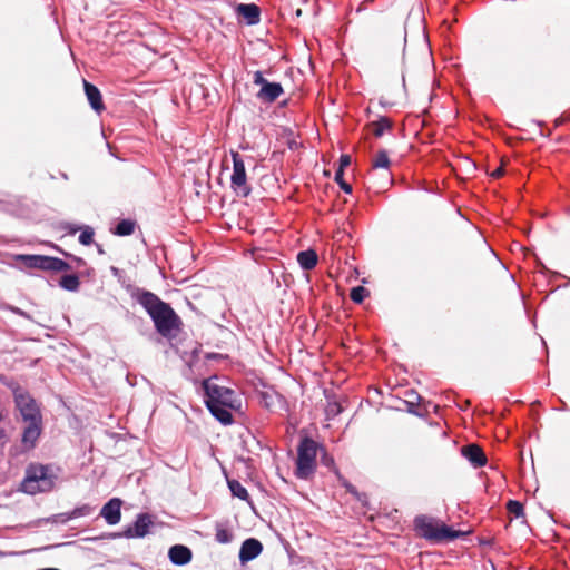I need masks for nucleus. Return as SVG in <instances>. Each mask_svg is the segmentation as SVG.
I'll list each match as a JSON object with an SVG mask.
<instances>
[{
	"label": "nucleus",
	"mask_w": 570,
	"mask_h": 570,
	"mask_svg": "<svg viewBox=\"0 0 570 570\" xmlns=\"http://www.w3.org/2000/svg\"><path fill=\"white\" fill-rule=\"evenodd\" d=\"M19 259L29 267L43 271L65 272L71 268V266L63 259L51 256L21 255L19 256Z\"/></svg>",
	"instance_id": "obj_7"
},
{
	"label": "nucleus",
	"mask_w": 570,
	"mask_h": 570,
	"mask_svg": "<svg viewBox=\"0 0 570 570\" xmlns=\"http://www.w3.org/2000/svg\"><path fill=\"white\" fill-rule=\"evenodd\" d=\"M79 228H72L71 233L75 234ZM81 234L79 235V243L88 246L94 242L95 232L90 226H83L80 228Z\"/></svg>",
	"instance_id": "obj_24"
},
{
	"label": "nucleus",
	"mask_w": 570,
	"mask_h": 570,
	"mask_svg": "<svg viewBox=\"0 0 570 570\" xmlns=\"http://www.w3.org/2000/svg\"><path fill=\"white\" fill-rule=\"evenodd\" d=\"M83 87H85V94L87 96V99H88L91 108L96 112L100 114L105 109L100 90L95 85H92L86 80H83Z\"/></svg>",
	"instance_id": "obj_15"
},
{
	"label": "nucleus",
	"mask_w": 570,
	"mask_h": 570,
	"mask_svg": "<svg viewBox=\"0 0 570 570\" xmlns=\"http://www.w3.org/2000/svg\"><path fill=\"white\" fill-rule=\"evenodd\" d=\"M27 426L23 430L21 442L24 450H31L35 448L37 440L39 439L42 431L41 422H26Z\"/></svg>",
	"instance_id": "obj_10"
},
{
	"label": "nucleus",
	"mask_w": 570,
	"mask_h": 570,
	"mask_svg": "<svg viewBox=\"0 0 570 570\" xmlns=\"http://www.w3.org/2000/svg\"><path fill=\"white\" fill-rule=\"evenodd\" d=\"M232 158H233V174L230 176L232 188L236 193L246 197L249 195L250 188L247 185L245 164L238 153H233Z\"/></svg>",
	"instance_id": "obj_8"
},
{
	"label": "nucleus",
	"mask_w": 570,
	"mask_h": 570,
	"mask_svg": "<svg viewBox=\"0 0 570 570\" xmlns=\"http://www.w3.org/2000/svg\"><path fill=\"white\" fill-rule=\"evenodd\" d=\"M9 311H11L12 313L17 314V315H20V316H23V317H27V314L26 312H23L22 309H20L19 307H16V306H9L8 307Z\"/></svg>",
	"instance_id": "obj_32"
},
{
	"label": "nucleus",
	"mask_w": 570,
	"mask_h": 570,
	"mask_svg": "<svg viewBox=\"0 0 570 570\" xmlns=\"http://www.w3.org/2000/svg\"><path fill=\"white\" fill-rule=\"evenodd\" d=\"M374 136L381 137L385 131L392 128V121L386 117H381L379 120L371 124Z\"/></svg>",
	"instance_id": "obj_21"
},
{
	"label": "nucleus",
	"mask_w": 570,
	"mask_h": 570,
	"mask_svg": "<svg viewBox=\"0 0 570 570\" xmlns=\"http://www.w3.org/2000/svg\"><path fill=\"white\" fill-rule=\"evenodd\" d=\"M403 42H406L405 32L403 33Z\"/></svg>",
	"instance_id": "obj_36"
},
{
	"label": "nucleus",
	"mask_w": 570,
	"mask_h": 570,
	"mask_svg": "<svg viewBox=\"0 0 570 570\" xmlns=\"http://www.w3.org/2000/svg\"><path fill=\"white\" fill-rule=\"evenodd\" d=\"M502 174H503V169H502V168H498V169H495V170L492 173V176L498 178V177H500Z\"/></svg>",
	"instance_id": "obj_34"
},
{
	"label": "nucleus",
	"mask_w": 570,
	"mask_h": 570,
	"mask_svg": "<svg viewBox=\"0 0 570 570\" xmlns=\"http://www.w3.org/2000/svg\"><path fill=\"white\" fill-rule=\"evenodd\" d=\"M132 297L146 309L161 336L174 338L178 335L181 321L169 304L154 293L139 288L135 291Z\"/></svg>",
	"instance_id": "obj_1"
},
{
	"label": "nucleus",
	"mask_w": 570,
	"mask_h": 570,
	"mask_svg": "<svg viewBox=\"0 0 570 570\" xmlns=\"http://www.w3.org/2000/svg\"><path fill=\"white\" fill-rule=\"evenodd\" d=\"M297 262L303 269L309 271L317 264V254L312 249L299 252Z\"/></svg>",
	"instance_id": "obj_19"
},
{
	"label": "nucleus",
	"mask_w": 570,
	"mask_h": 570,
	"mask_svg": "<svg viewBox=\"0 0 570 570\" xmlns=\"http://www.w3.org/2000/svg\"><path fill=\"white\" fill-rule=\"evenodd\" d=\"M205 403L210 413L223 424H230L233 415L230 410L240 406L234 390L218 385L212 380L204 382Z\"/></svg>",
	"instance_id": "obj_2"
},
{
	"label": "nucleus",
	"mask_w": 570,
	"mask_h": 570,
	"mask_svg": "<svg viewBox=\"0 0 570 570\" xmlns=\"http://www.w3.org/2000/svg\"><path fill=\"white\" fill-rule=\"evenodd\" d=\"M121 500L118 498L110 499L101 509L100 515L110 525L117 524L121 519Z\"/></svg>",
	"instance_id": "obj_11"
},
{
	"label": "nucleus",
	"mask_w": 570,
	"mask_h": 570,
	"mask_svg": "<svg viewBox=\"0 0 570 570\" xmlns=\"http://www.w3.org/2000/svg\"><path fill=\"white\" fill-rule=\"evenodd\" d=\"M228 488L234 497L239 498L243 501L248 502L249 501V494L245 487L242 485V483L237 480H228Z\"/></svg>",
	"instance_id": "obj_20"
},
{
	"label": "nucleus",
	"mask_w": 570,
	"mask_h": 570,
	"mask_svg": "<svg viewBox=\"0 0 570 570\" xmlns=\"http://www.w3.org/2000/svg\"><path fill=\"white\" fill-rule=\"evenodd\" d=\"M215 539L219 543H229L233 539V534L225 528H217Z\"/></svg>",
	"instance_id": "obj_27"
},
{
	"label": "nucleus",
	"mask_w": 570,
	"mask_h": 570,
	"mask_svg": "<svg viewBox=\"0 0 570 570\" xmlns=\"http://www.w3.org/2000/svg\"><path fill=\"white\" fill-rule=\"evenodd\" d=\"M60 286L67 291L75 292L79 288V278L76 275H63L59 282Z\"/></svg>",
	"instance_id": "obj_25"
},
{
	"label": "nucleus",
	"mask_w": 570,
	"mask_h": 570,
	"mask_svg": "<svg viewBox=\"0 0 570 570\" xmlns=\"http://www.w3.org/2000/svg\"><path fill=\"white\" fill-rule=\"evenodd\" d=\"M318 444L309 439L303 438L297 448V460L295 475L298 479L307 480L316 469Z\"/></svg>",
	"instance_id": "obj_4"
},
{
	"label": "nucleus",
	"mask_w": 570,
	"mask_h": 570,
	"mask_svg": "<svg viewBox=\"0 0 570 570\" xmlns=\"http://www.w3.org/2000/svg\"><path fill=\"white\" fill-rule=\"evenodd\" d=\"M135 230V223L130 219H122L120 220L115 230L114 234L118 236H129Z\"/></svg>",
	"instance_id": "obj_23"
},
{
	"label": "nucleus",
	"mask_w": 570,
	"mask_h": 570,
	"mask_svg": "<svg viewBox=\"0 0 570 570\" xmlns=\"http://www.w3.org/2000/svg\"><path fill=\"white\" fill-rule=\"evenodd\" d=\"M236 12L248 24H256L259 21V8L254 3H240L237 6Z\"/></svg>",
	"instance_id": "obj_16"
},
{
	"label": "nucleus",
	"mask_w": 570,
	"mask_h": 570,
	"mask_svg": "<svg viewBox=\"0 0 570 570\" xmlns=\"http://www.w3.org/2000/svg\"><path fill=\"white\" fill-rule=\"evenodd\" d=\"M462 455L474 466L485 465L487 456L482 449L476 444H469L461 449Z\"/></svg>",
	"instance_id": "obj_13"
},
{
	"label": "nucleus",
	"mask_w": 570,
	"mask_h": 570,
	"mask_svg": "<svg viewBox=\"0 0 570 570\" xmlns=\"http://www.w3.org/2000/svg\"><path fill=\"white\" fill-rule=\"evenodd\" d=\"M169 560L176 566H185L190 562L191 550L183 544H175L168 551Z\"/></svg>",
	"instance_id": "obj_14"
},
{
	"label": "nucleus",
	"mask_w": 570,
	"mask_h": 570,
	"mask_svg": "<svg viewBox=\"0 0 570 570\" xmlns=\"http://www.w3.org/2000/svg\"><path fill=\"white\" fill-rule=\"evenodd\" d=\"M283 94V88L278 82H268L257 94L263 101L273 102Z\"/></svg>",
	"instance_id": "obj_17"
},
{
	"label": "nucleus",
	"mask_w": 570,
	"mask_h": 570,
	"mask_svg": "<svg viewBox=\"0 0 570 570\" xmlns=\"http://www.w3.org/2000/svg\"><path fill=\"white\" fill-rule=\"evenodd\" d=\"M60 252H61L65 256H67V257H71V258H72V259H73V261H75L79 266L85 264V261H83L82 258H80V257H75V256H72V255H69V254H68V253H66V252H62V250H60Z\"/></svg>",
	"instance_id": "obj_33"
},
{
	"label": "nucleus",
	"mask_w": 570,
	"mask_h": 570,
	"mask_svg": "<svg viewBox=\"0 0 570 570\" xmlns=\"http://www.w3.org/2000/svg\"><path fill=\"white\" fill-rule=\"evenodd\" d=\"M507 509L509 513L513 514L515 518L523 515V505L515 500H510L507 504Z\"/></svg>",
	"instance_id": "obj_29"
},
{
	"label": "nucleus",
	"mask_w": 570,
	"mask_h": 570,
	"mask_svg": "<svg viewBox=\"0 0 570 570\" xmlns=\"http://www.w3.org/2000/svg\"><path fill=\"white\" fill-rule=\"evenodd\" d=\"M351 165V156L350 155H341L340 161H338V168H342V171H344V168Z\"/></svg>",
	"instance_id": "obj_31"
},
{
	"label": "nucleus",
	"mask_w": 570,
	"mask_h": 570,
	"mask_svg": "<svg viewBox=\"0 0 570 570\" xmlns=\"http://www.w3.org/2000/svg\"><path fill=\"white\" fill-rule=\"evenodd\" d=\"M16 407L20 412L24 422H41L42 416L36 400L23 389L13 390Z\"/></svg>",
	"instance_id": "obj_6"
},
{
	"label": "nucleus",
	"mask_w": 570,
	"mask_h": 570,
	"mask_svg": "<svg viewBox=\"0 0 570 570\" xmlns=\"http://www.w3.org/2000/svg\"><path fill=\"white\" fill-rule=\"evenodd\" d=\"M92 511H94L92 507H90L89 504H83L81 507L75 508L70 512L60 513V514L56 515L55 518H56V521L66 523L72 519L90 515L92 513Z\"/></svg>",
	"instance_id": "obj_18"
},
{
	"label": "nucleus",
	"mask_w": 570,
	"mask_h": 570,
	"mask_svg": "<svg viewBox=\"0 0 570 570\" xmlns=\"http://www.w3.org/2000/svg\"><path fill=\"white\" fill-rule=\"evenodd\" d=\"M57 475L49 465L31 463L26 469V475L20 490L28 494L49 492L55 488Z\"/></svg>",
	"instance_id": "obj_3"
},
{
	"label": "nucleus",
	"mask_w": 570,
	"mask_h": 570,
	"mask_svg": "<svg viewBox=\"0 0 570 570\" xmlns=\"http://www.w3.org/2000/svg\"><path fill=\"white\" fill-rule=\"evenodd\" d=\"M415 529L420 532V534L432 541H444V540H453L459 537V532L453 530L452 528L440 524L435 520L420 515L414 520Z\"/></svg>",
	"instance_id": "obj_5"
},
{
	"label": "nucleus",
	"mask_w": 570,
	"mask_h": 570,
	"mask_svg": "<svg viewBox=\"0 0 570 570\" xmlns=\"http://www.w3.org/2000/svg\"><path fill=\"white\" fill-rule=\"evenodd\" d=\"M390 158L386 150H379L372 158V168L389 169Z\"/></svg>",
	"instance_id": "obj_22"
},
{
	"label": "nucleus",
	"mask_w": 570,
	"mask_h": 570,
	"mask_svg": "<svg viewBox=\"0 0 570 570\" xmlns=\"http://www.w3.org/2000/svg\"><path fill=\"white\" fill-rule=\"evenodd\" d=\"M263 550L262 543L254 538L246 539L239 550V560L242 563L248 562L261 554Z\"/></svg>",
	"instance_id": "obj_12"
},
{
	"label": "nucleus",
	"mask_w": 570,
	"mask_h": 570,
	"mask_svg": "<svg viewBox=\"0 0 570 570\" xmlns=\"http://www.w3.org/2000/svg\"><path fill=\"white\" fill-rule=\"evenodd\" d=\"M253 80L254 83L261 86V88L268 83V81L263 77V73L261 71H256L254 73Z\"/></svg>",
	"instance_id": "obj_30"
},
{
	"label": "nucleus",
	"mask_w": 570,
	"mask_h": 570,
	"mask_svg": "<svg viewBox=\"0 0 570 570\" xmlns=\"http://www.w3.org/2000/svg\"><path fill=\"white\" fill-rule=\"evenodd\" d=\"M98 252H99L100 254H102V253H104V250H102V248H101L100 246L98 247Z\"/></svg>",
	"instance_id": "obj_35"
},
{
	"label": "nucleus",
	"mask_w": 570,
	"mask_h": 570,
	"mask_svg": "<svg viewBox=\"0 0 570 570\" xmlns=\"http://www.w3.org/2000/svg\"><path fill=\"white\" fill-rule=\"evenodd\" d=\"M367 295L368 291L363 286L353 287L350 294L351 299L357 304L362 303Z\"/></svg>",
	"instance_id": "obj_26"
},
{
	"label": "nucleus",
	"mask_w": 570,
	"mask_h": 570,
	"mask_svg": "<svg viewBox=\"0 0 570 570\" xmlns=\"http://www.w3.org/2000/svg\"><path fill=\"white\" fill-rule=\"evenodd\" d=\"M344 171H342V168H337L336 171H335V181L340 185V187L346 193V194H351L352 193V186L350 184H347L344 178Z\"/></svg>",
	"instance_id": "obj_28"
},
{
	"label": "nucleus",
	"mask_w": 570,
	"mask_h": 570,
	"mask_svg": "<svg viewBox=\"0 0 570 570\" xmlns=\"http://www.w3.org/2000/svg\"><path fill=\"white\" fill-rule=\"evenodd\" d=\"M151 524V517L148 513H140L138 514L136 521L131 525L127 527L124 532L117 537L144 538L149 532Z\"/></svg>",
	"instance_id": "obj_9"
}]
</instances>
